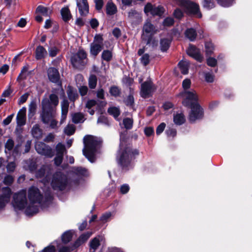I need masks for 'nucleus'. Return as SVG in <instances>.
I'll return each instance as SVG.
<instances>
[{"mask_svg":"<svg viewBox=\"0 0 252 252\" xmlns=\"http://www.w3.org/2000/svg\"><path fill=\"white\" fill-rule=\"evenodd\" d=\"M79 12L81 16H86L89 13V4L87 0H76Z\"/></svg>","mask_w":252,"mask_h":252,"instance_id":"16","label":"nucleus"},{"mask_svg":"<svg viewBox=\"0 0 252 252\" xmlns=\"http://www.w3.org/2000/svg\"><path fill=\"white\" fill-rule=\"evenodd\" d=\"M186 36L190 41L195 40L196 37V32L194 29L190 28L186 30L185 32Z\"/></svg>","mask_w":252,"mask_h":252,"instance_id":"32","label":"nucleus"},{"mask_svg":"<svg viewBox=\"0 0 252 252\" xmlns=\"http://www.w3.org/2000/svg\"><path fill=\"white\" fill-rule=\"evenodd\" d=\"M4 3L7 8L14 9L18 4V0H4Z\"/></svg>","mask_w":252,"mask_h":252,"instance_id":"39","label":"nucleus"},{"mask_svg":"<svg viewBox=\"0 0 252 252\" xmlns=\"http://www.w3.org/2000/svg\"><path fill=\"white\" fill-rule=\"evenodd\" d=\"M26 194V190L24 189L14 194L12 203L15 209L22 210L25 208L27 204Z\"/></svg>","mask_w":252,"mask_h":252,"instance_id":"9","label":"nucleus"},{"mask_svg":"<svg viewBox=\"0 0 252 252\" xmlns=\"http://www.w3.org/2000/svg\"><path fill=\"white\" fill-rule=\"evenodd\" d=\"M73 66L77 68H82L87 63V53L83 50H79L71 58Z\"/></svg>","mask_w":252,"mask_h":252,"instance_id":"6","label":"nucleus"},{"mask_svg":"<svg viewBox=\"0 0 252 252\" xmlns=\"http://www.w3.org/2000/svg\"><path fill=\"white\" fill-rule=\"evenodd\" d=\"M205 79L206 82L212 83L214 81V76L210 72H207L205 74Z\"/></svg>","mask_w":252,"mask_h":252,"instance_id":"58","label":"nucleus"},{"mask_svg":"<svg viewBox=\"0 0 252 252\" xmlns=\"http://www.w3.org/2000/svg\"><path fill=\"white\" fill-rule=\"evenodd\" d=\"M121 89L117 86H113L110 88L109 93L111 95L117 97L121 94Z\"/></svg>","mask_w":252,"mask_h":252,"instance_id":"42","label":"nucleus"},{"mask_svg":"<svg viewBox=\"0 0 252 252\" xmlns=\"http://www.w3.org/2000/svg\"><path fill=\"white\" fill-rule=\"evenodd\" d=\"M156 89V87L151 80L145 81L141 85V96L143 98H148L152 95Z\"/></svg>","mask_w":252,"mask_h":252,"instance_id":"11","label":"nucleus"},{"mask_svg":"<svg viewBox=\"0 0 252 252\" xmlns=\"http://www.w3.org/2000/svg\"><path fill=\"white\" fill-rule=\"evenodd\" d=\"M154 30V27L150 22H147L145 24L143 27V32L147 34H150L153 33Z\"/></svg>","mask_w":252,"mask_h":252,"instance_id":"40","label":"nucleus"},{"mask_svg":"<svg viewBox=\"0 0 252 252\" xmlns=\"http://www.w3.org/2000/svg\"><path fill=\"white\" fill-rule=\"evenodd\" d=\"M191 82L189 79H186L184 80L182 83L183 88L184 89L183 91L190 90L189 88L190 87Z\"/></svg>","mask_w":252,"mask_h":252,"instance_id":"54","label":"nucleus"},{"mask_svg":"<svg viewBox=\"0 0 252 252\" xmlns=\"http://www.w3.org/2000/svg\"><path fill=\"white\" fill-rule=\"evenodd\" d=\"M56 155L63 156L64 153H66L65 146L61 143H59L56 146Z\"/></svg>","mask_w":252,"mask_h":252,"instance_id":"36","label":"nucleus"},{"mask_svg":"<svg viewBox=\"0 0 252 252\" xmlns=\"http://www.w3.org/2000/svg\"><path fill=\"white\" fill-rule=\"evenodd\" d=\"M54 138L55 135L52 133H50L44 138V141L47 143L53 142Z\"/></svg>","mask_w":252,"mask_h":252,"instance_id":"62","label":"nucleus"},{"mask_svg":"<svg viewBox=\"0 0 252 252\" xmlns=\"http://www.w3.org/2000/svg\"><path fill=\"white\" fill-rule=\"evenodd\" d=\"M92 232H87L81 235L75 242V246L78 247L81 244L86 241L92 235Z\"/></svg>","mask_w":252,"mask_h":252,"instance_id":"24","label":"nucleus"},{"mask_svg":"<svg viewBox=\"0 0 252 252\" xmlns=\"http://www.w3.org/2000/svg\"><path fill=\"white\" fill-rule=\"evenodd\" d=\"M26 108L23 107L21 109L17 115V124L19 126H24L26 123Z\"/></svg>","mask_w":252,"mask_h":252,"instance_id":"19","label":"nucleus"},{"mask_svg":"<svg viewBox=\"0 0 252 252\" xmlns=\"http://www.w3.org/2000/svg\"><path fill=\"white\" fill-rule=\"evenodd\" d=\"M101 141L96 137L92 135H86L83 138V155L91 162L95 160V154L99 148Z\"/></svg>","mask_w":252,"mask_h":252,"instance_id":"2","label":"nucleus"},{"mask_svg":"<svg viewBox=\"0 0 252 252\" xmlns=\"http://www.w3.org/2000/svg\"><path fill=\"white\" fill-rule=\"evenodd\" d=\"M178 96L182 97L183 104L187 107H191L196 105H199L198 101V96L196 92L193 90L185 91L181 92Z\"/></svg>","mask_w":252,"mask_h":252,"instance_id":"5","label":"nucleus"},{"mask_svg":"<svg viewBox=\"0 0 252 252\" xmlns=\"http://www.w3.org/2000/svg\"><path fill=\"white\" fill-rule=\"evenodd\" d=\"M103 240V237L102 236H98L94 238L90 242V249L91 252H94L100 245V242Z\"/></svg>","mask_w":252,"mask_h":252,"instance_id":"21","label":"nucleus"},{"mask_svg":"<svg viewBox=\"0 0 252 252\" xmlns=\"http://www.w3.org/2000/svg\"><path fill=\"white\" fill-rule=\"evenodd\" d=\"M35 149L39 154L47 157L52 158L54 155V151L51 147L42 142H36Z\"/></svg>","mask_w":252,"mask_h":252,"instance_id":"10","label":"nucleus"},{"mask_svg":"<svg viewBox=\"0 0 252 252\" xmlns=\"http://www.w3.org/2000/svg\"><path fill=\"white\" fill-rule=\"evenodd\" d=\"M67 94L69 99L73 102H74L78 96L76 90L70 86H68L67 88Z\"/></svg>","mask_w":252,"mask_h":252,"instance_id":"25","label":"nucleus"},{"mask_svg":"<svg viewBox=\"0 0 252 252\" xmlns=\"http://www.w3.org/2000/svg\"><path fill=\"white\" fill-rule=\"evenodd\" d=\"M58 104V97L54 94H51L49 98H45L42 100V113L40 117L43 123H48L51 118L56 117V106Z\"/></svg>","mask_w":252,"mask_h":252,"instance_id":"1","label":"nucleus"},{"mask_svg":"<svg viewBox=\"0 0 252 252\" xmlns=\"http://www.w3.org/2000/svg\"><path fill=\"white\" fill-rule=\"evenodd\" d=\"M189 62L187 61H182L178 63V65L181 72L183 74H187L188 73L189 67Z\"/></svg>","mask_w":252,"mask_h":252,"instance_id":"27","label":"nucleus"},{"mask_svg":"<svg viewBox=\"0 0 252 252\" xmlns=\"http://www.w3.org/2000/svg\"><path fill=\"white\" fill-rule=\"evenodd\" d=\"M174 123L177 125H181L185 122V117L182 113H177L174 116Z\"/></svg>","mask_w":252,"mask_h":252,"instance_id":"28","label":"nucleus"},{"mask_svg":"<svg viewBox=\"0 0 252 252\" xmlns=\"http://www.w3.org/2000/svg\"><path fill=\"white\" fill-rule=\"evenodd\" d=\"M218 3L223 7H229L232 4L234 0H217Z\"/></svg>","mask_w":252,"mask_h":252,"instance_id":"48","label":"nucleus"},{"mask_svg":"<svg viewBox=\"0 0 252 252\" xmlns=\"http://www.w3.org/2000/svg\"><path fill=\"white\" fill-rule=\"evenodd\" d=\"M28 197L30 204L26 208L25 213L27 216H32L38 213L41 204L42 195L38 189L32 187L29 189Z\"/></svg>","mask_w":252,"mask_h":252,"instance_id":"4","label":"nucleus"},{"mask_svg":"<svg viewBox=\"0 0 252 252\" xmlns=\"http://www.w3.org/2000/svg\"><path fill=\"white\" fill-rule=\"evenodd\" d=\"M187 53L189 56L200 62L202 60V57L199 53L197 49L193 45H189L187 50Z\"/></svg>","mask_w":252,"mask_h":252,"instance_id":"18","label":"nucleus"},{"mask_svg":"<svg viewBox=\"0 0 252 252\" xmlns=\"http://www.w3.org/2000/svg\"><path fill=\"white\" fill-rule=\"evenodd\" d=\"M171 41L167 38H163L160 40V49L163 52L167 51L169 47Z\"/></svg>","mask_w":252,"mask_h":252,"instance_id":"37","label":"nucleus"},{"mask_svg":"<svg viewBox=\"0 0 252 252\" xmlns=\"http://www.w3.org/2000/svg\"><path fill=\"white\" fill-rule=\"evenodd\" d=\"M61 13L63 19L65 22L68 21L71 18L70 10L67 7L63 8L61 10Z\"/></svg>","mask_w":252,"mask_h":252,"instance_id":"29","label":"nucleus"},{"mask_svg":"<svg viewBox=\"0 0 252 252\" xmlns=\"http://www.w3.org/2000/svg\"><path fill=\"white\" fill-rule=\"evenodd\" d=\"M107 103L104 100L96 101L94 99L89 100L87 101L86 107L90 109L92 107L97 105L99 108L103 107L106 106Z\"/></svg>","mask_w":252,"mask_h":252,"instance_id":"20","label":"nucleus"},{"mask_svg":"<svg viewBox=\"0 0 252 252\" xmlns=\"http://www.w3.org/2000/svg\"><path fill=\"white\" fill-rule=\"evenodd\" d=\"M63 156L56 155L54 158V163L56 165L59 166L62 163L63 160Z\"/></svg>","mask_w":252,"mask_h":252,"instance_id":"57","label":"nucleus"},{"mask_svg":"<svg viewBox=\"0 0 252 252\" xmlns=\"http://www.w3.org/2000/svg\"><path fill=\"white\" fill-rule=\"evenodd\" d=\"M203 7L207 9H210L214 7V3L211 0H204Z\"/></svg>","mask_w":252,"mask_h":252,"instance_id":"50","label":"nucleus"},{"mask_svg":"<svg viewBox=\"0 0 252 252\" xmlns=\"http://www.w3.org/2000/svg\"><path fill=\"white\" fill-rule=\"evenodd\" d=\"M75 131V126L73 124H68L64 129L65 134L70 136L74 134Z\"/></svg>","mask_w":252,"mask_h":252,"instance_id":"41","label":"nucleus"},{"mask_svg":"<svg viewBox=\"0 0 252 252\" xmlns=\"http://www.w3.org/2000/svg\"><path fill=\"white\" fill-rule=\"evenodd\" d=\"M165 124L164 123H161L157 128L156 133L157 135H159L164 130L165 127Z\"/></svg>","mask_w":252,"mask_h":252,"instance_id":"59","label":"nucleus"},{"mask_svg":"<svg viewBox=\"0 0 252 252\" xmlns=\"http://www.w3.org/2000/svg\"><path fill=\"white\" fill-rule=\"evenodd\" d=\"M207 63L209 66L214 67L217 64V60L213 58H209L207 60Z\"/></svg>","mask_w":252,"mask_h":252,"instance_id":"64","label":"nucleus"},{"mask_svg":"<svg viewBox=\"0 0 252 252\" xmlns=\"http://www.w3.org/2000/svg\"><path fill=\"white\" fill-rule=\"evenodd\" d=\"M14 181V177L10 175H6L5 176L3 183L4 184L10 186L12 184Z\"/></svg>","mask_w":252,"mask_h":252,"instance_id":"47","label":"nucleus"},{"mask_svg":"<svg viewBox=\"0 0 252 252\" xmlns=\"http://www.w3.org/2000/svg\"><path fill=\"white\" fill-rule=\"evenodd\" d=\"M164 10L163 7L158 6L157 7H154L151 14L153 15H157L160 16L164 13Z\"/></svg>","mask_w":252,"mask_h":252,"instance_id":"44","label":"nucleus"},{"mask_svg":"<svg viewBox=\"0 0 252 252\" xmlns=\"http://www.w3.org/2000/svg\"><path fill=\"white\" fill-rule=\"evenodd\" d=\"M205 48L206 53L208 55H211L214 50L213 44L211 42H206L205 43Z\"/></svg>","mask_w":252,"mask_h":252,"instance_id":"52","label":"nucleus"},{"mask_svg":"<svg viewBox=\"0 0 252 252\" xmlns=\"http://www.w3.org/2000/svg\"><path fill=\"white\" fill-rule=\"evenodd\" d=\"M69 103L68 101L64 99L61 102L62 111L68 112Z\"/></svg>","mask_w":252,"mask_h":252,"instance_id":"55","label":"nucleus"},{"mask_svg":"<svg viewBox=\"0 0 252 252\" xmlns=\"http://www.w3.org/2000/svg\"><path fill=\"white\" fill-rule=\"evenodd\" d=\"M48 51H49V56L52 57H55L57 55V54L59 52L58 48L56 47H53L50 48L49 49Z\"/></svg>","mask_w":252,"mask_h":252,"instance_id":"56","label":"nucleus"},{"mask_svg":"<svg viewBox=\"0 0 252 252\" xmlns=\"http://www.w3.org/2000/svg\"><path fill=\"white\" fill-rule=\"evenodd\" d=\"M35 58L37 60H41L43 59L47 54V51L42 46H38L35 52Z\"/></svg>","mask_w":252,"mask_h":252,"instance_id":"22","label":"nucleus"},{"mask_svg":"<svg viewBox=\"0 0 252 252\" xmlns=\"http://www.w3.org/2000/svg\"><path fill=\"white\" fill-rule=\"evenodd\" d=\"M24 168L26 170H30L31 172H33L36 169V165L35 162L32 160H27L25 162Z\"/></svg>","mask_w":252,"mask_h":252,"instance_id":"33","label":"nucleus"},{"mask_svg":"<svg viewBox=\"0 0 252 252\" xmlns=\"http://www.w3.org/2000/svg\"><path fill=\"white\" fill-rule=\"evenodd\" d=\"M97 83V78L94 75H91L89 79V85L91 89H94Z\"/></svg>","mask_w":252,"mask_h":252,"instance_id":"45","label":"nucleus"},{"mask_svg":"<svg viewBox=\"0 0 252 252\" xmlns=\"http://www.w3.org/2000/svg\"><path fill=\"white\" fill-rule=\"evenodd\" d=\"M67 184L66 176L61 172H57L54 175L51 186L54 190H63L65 189Z\"/></svg>","mask_w":252,"mask_h":252,"instance_id":"7","label":"nucleus"},{"mask_svg":"<svg viewBox=\"0 0 252 252\" xmlns=\"http://www.w3.org/2000/svg\"><path fill=\"white\" fill-rule=\"evenodd\" d=\"M36 108V105L35 102L32 101L29 105V112L32 113V115L34 113Z\"/></svg>","mask_w":252,"mask_h":252,"instance_id":"60","label":"nucleus"},{"mask_svg":"<svg viewBox=\"0 0 252 252\" xmlns=\"http://www.w3.org/2000/svg\"><path fill=\"white\" fill-rule=\"evenodd\" d=\"M123 124L126 129H131L133 125V120L130 118H125L123 120Z\"/></svg>","mask_w":252,"mask_h":252,"instance_id":"46","label":"nucleus"},{"mask_svg":"<svg viewBox=\"0 0 252 252\" xmlns=\"http://www.w3.org/2000/svg\"><path fill=\"white\" fill-rule=\"evenodd\" d=\"M117 11L116 6L111 2H108L106 4V13L108 15H112Z\"/></svg>","mask_w":252,"mask_h":252,"instance_id":"30","label":"nucleus"},{"mask_svg":"<svg viewBox=\"0 0 252 252\" xmlns=\"http://www.w3.org/2000/svg\"><path fill=\"white\" fill-rule=\"evenodd\" d=\"M108 113L112 115L115 118H117L120 114V111L119 108L111 107L108 109Z\"/></svg>","mask_w":252,"mask_h":252,"instance_id":"43","label":"nucleus"},{"mask_svg":"<svg viewBox=\"0 0 252 252\" xmlns=\"http://www.w3.org/2000/svg\"><path fill=\"white\" fill-rule=\"evenodd\" d=\"M125 104L127 106L132 107L134 103V98L131 95H129L124 100Z\"/></svg>","mask_w":252,"mask_h":252,"instance_id":"53","label":"nucleus"},{"mask_svg":"<svg viewBox=\"0 0 252 252\" xmlns=\"http://www.w3.org/2000/svg\"><path fill=\"white\" fill-rule=\"evenodd\" d=\"M72 121L75 124L83 123L84 121V115L81 113H76L72 115Z\"/></svg>","mask_w":252,"mask_h":252,"instance_id":"31","label":"nucleus"},{"mask_svg":"<svg viewBox=\"0 0 252 252\" xmlns=\"http://www.w3.org/2000/svg\"><path fill=\"white\" fill-rule=\"evenodd\" d=\"M16 164L15 161H11L8 163L6 166L7 171L8 173L13 172L16 168Z\"/></svg>","mask_w":252,"mask_h":252,"instance_id":"49","label":"nucleus"},{"mask_svg":"<svg viewBox=\"0 0 252 252\" xmlns=\"http://www.w3.org/2000/svg\"><path fill=\"white\" fill-rule=\"evenodd\" d=\"M73 172L79 176H87L88 171L87 169L82 167H77L73 168Z\"/></svg>","mask_w":252,"mask_h":252,"instance_id":"34","label":"nucleus"},{"mask_svg":"<svg viewBox=\"0 0 252 252\" xmlns=\"http://www.w3.org/2000/svg\"><path fill=\"white\" fill-rule=\"evenodd\" d=\"M29 96V94L28 93H25L24 94H23L20 97L18 103L19 104H21L25 103L28 99Z\"/></svg>","mask_w":252,"mask_h":252,"instance_id":"63","label":"nucleus"},{"mask_svg":"<svg viewBox=\"0 0 252 252\" xmlns=\"http://www.w3.org/2000/svg\"><path fill=\"white\" fill-rule=\"evenodd\" d=\"M189 107L191 108V111L189 115V120L190 122H194L196 120L203 117V109L199 105H196Z\"/></svg>","mask_w":252,"mask_h":252,"instance_id":"13","label":"nucleus"},{"mask_svg":"<svg viewBox=\"0 0 252 252\" xmlns=\"http://www.w3.org/2000/svg\"><path fill=\"white\" fill-rule=\"evenodd\" d=\"M141 63L144 65H147L150 62V56L148 54H145L142 55L140 58Z\"/></svg>","mask_w":252,"mask_h":252,"instance_id":"51","label":"nucleus"},{"mask_svg":"<svg viewBox=\"0 0 252 252\" xmlns=\"http://www.w3.org/2000/svg\"><path fill=\"white\" fill-rule=\"evenodd\" d=\"M174 20L171 17H167L165 18L163 22L164 26H170L173 24Z\"/></svg>","mask_w":252,"mask_h":252,"instance_id":"61","label":"nucleus"},{"mask_svg":"<svg viewBox=\"0 0 252 252\" xmlns=\"http://www.w3.org/2000/svg\"><path fill=\"white\" fill-rule=\"evenodd\" d=\"M73 235V232L72 230H68L65 232L62 236V241L64 243L69 242L72 239Z\"/></svg>","mask_w":252,"mask_h":252,"instance_id":"35","label":"nucleus"},{"mask_svg":"<svg viewBox=\"0 0 252 252\" xmlns=\"http://www.w3.org/2000/svg\"><path fill=\"white\" fill-rule=\"evenodd\" d=\"M120 146V149L117 156L118 163L123 169H127L131 166L132 160L139 155V151L137 149H132L130 147L123 148L122 142Z\"/></svg>","mask_w":252,"mask_h":252,"instance_id":"3","label":"nucleus"},{"mask_svg":"<svg viewBox=\"0 0 252 252\" xmlns=\"http://www.w3.org/2000/svg\"><path fill=\"white\" fill-rule=\"evenodd\" d=\"M112 58V53L108 50H104L101 54V59L106 62H110Z\"/></svg>","mask_w":252,"mask_h":252,"instance_id":"38","label":"nucleus"},{"mask_svg":"<svg viewBox=\"0 0 252 252\" xmlns=\"http://www.w3.org/2000/svg\"><path fill=\"white\" fill-rule=\"evenodd\" d=\"M32 134L33 137L37 139H39L41 138L42 130L40 129L38 125L36 124L33 126L32 129Z\"/></svg>","mask_w":252,"mask_h":252,"instance_id":"23","label":"nucleus"},{"mask_svg":"<svg viewBox=\"0 0 252 252\" xmlns=\"http://www.w3.org/2000/svg\"><path fill=\"white\" fill-rule=\"evenodd\" d=\"M49 80L52 83L61 84L60 75L59 71L55 67H49L47 71Z\"/></svg>","mask_w":252,"mask_h":252,"instance_id":"14","label":"nucleus"},{"mask_svg":"<svg viewBox=\"0 0 252 252\" xmlns=\"http://www.w3.org/2000/svg\"><path fill=\"white\" fill-rule=\"evenodd\" d=\"M14 142L11 139L7 140L5 144V153L7 154H10L12 151V155L15 157L19 154V147L18 145L14 148Z\"/></svg>","mask_w":252,"mask_h":252,"instance_id":"15","label":"nucleus"},{"mask_svg":"<svg viewBox=\"0 0 252 252\" xmlns=\"http://www.w3.org/2000/svg\"><path fill=\"white\" fill-rule=\"evenodd\" d=\"M128 18L132 23L137 24L141 21V14L135 10L131 9L128 13Z\"/></svg>","mask_w":252,"mask_h":252,"instance_id":"17","label":"nucleus"},{"mask_svg":"<svg viewBox=\"0 0 252 252\" xmlns=\"http://www.w3.org/2000/svg\"><path fill=\"white\" fill-rule=\"evenodd\" d=\"M12 191L9 187L0 189V210L3 208L10 200Z\"/></svg>","mask_w":252,"mask_h":252,"instance_id":"12","label":"nucleus"},{"mask_svg":"<svg viewBox=\"0 0 252 252\" xmlns=\"http://www.w3.org/2000/svg\"><path fill=\"white\" fill-rule=\"evenodd\" d=\"M103 38L102 35L96 34L94 38L93 42L90 44V54L95 58L101 52L103 47Z\"/></svg>","mask_w":252,"mask_h":252,"instance_id":"8","label":"nucleus"},{"mask_svg":"<svg viewBox=\"0 0 252 252\" xmlns=\"http://www.w3.org/2000/svg\"><path fill=\"white\" fill-rule=\"evenodd\" d=\"M51 10L42 5H39L36 9V13L41 14L44 16H49L51 13Z\"/></svg>","mask_w":252,"mask_h":252,"instance_id":"26","label":"nucleus"}]
</instances>
